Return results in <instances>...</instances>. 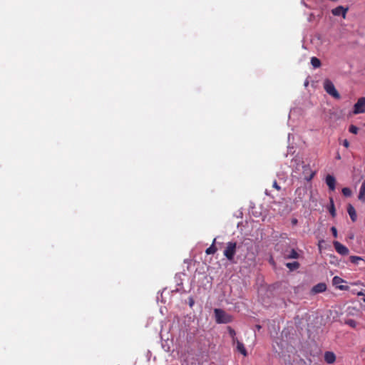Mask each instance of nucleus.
I'll return each mask as SVG.
<instances>
[{"instance_id": "f03ea898", "label": "nucleus", "mask_w": 365, "mask_h": 365, "mask_svg": "<svg viewBox=\"0 0 365 365\" xmlns=\"http://www.w3.org/2000/svg\"><path fill=\"white\" fill-rule=\"evenodd\" d=\"M324 88L325 91L336 99L341 98L340 94L336 91L334 83L329 79H326L324 82Z\"/></svg>"}, {"instance_id": "c756f323", "label": "nucleus", "mask_w": 365, "mask_h": 365, "mask_svg": "<svg viewBox=\"0 0 365 365\" xmlns=\"http://www.w3.org/2000/svg\"><path fill=\"white\" fill-rule=\"evenodd\" d=\"M292 222L293 225H296L297 223V219H293Z\"/></svg>"}, {"instance_id": "412c9836", "label": "nucleus", "mask_w": 365, "mask_h": 365, "mask_svg": "<svg viewBox=\"0 0 365 365\" xmlns=\"http://www.w3.org/2000/svg\"><path fill=\"white\" fill-rule=\"evenodd\" d=\"M349 260L353 264H358L359 261L363 260L361 257L358 256H351Z\"/></svg>"}, {"instance_id": "f8f14e48", "label": "nucleus", "mask_w": 365, "mask_h": 365, "mask_svg": "<svg viewBox=\"0 0 365 365\" xmlns=\"http://www.w3.org/2000/svg\"><path fill=\"white\" fill-rule=\"evenodd\" d=\"M326 183L330 190L334 191L335 190L336 180L334 176L327 175L326 177Z\"/></svg>"}, {"instance_id": "6ab92c4d", "label": "nucleus", "mask_w": 365, "mask_h": 365, "mask_svg": "<svg viewBox=\"0 0 365 365\" xmlns=\"http://www.w3.org/2000/svg\"><path fill=\"white\" fill-rule=\"evenodd\" d=\"M286 267L290 270H295L299 267V263L298 262H288L286 264Z\"/></svg>"}, {"instance_id": "f3484780", "label": "nucleus", "mask_w": 365, "mask_h": 365, "mask_svg": "<svg viewBox=\"0 0 365 365\" xmlns=\"http://www.w3.org/2000/svg\"><path fill=\"white\" fill-rule=\"evenodd\" d=\"M227 330H228V333L232 339V345H235V341H237V339H238L237 337H236V332L231 327H228Z\"/></svg>"}, {"instance_id": "6e6552de", "label": "nucleus", "mask_w": 365, "mask_h": 365, "mask_svg": "<svg viewBox=\"0 0 365 365\" xmlns=\"http://www.w3.org/2000/svg\"><path fill=\"white\" fill-rule=\"evenodd\" d=\"M333 284L336 286V287L342 291L348 290L349 287L344 285H340L341 283L344 282V279L338 276L334 277L332 279Z\"/></svg>"}, {"instance_id": "ddd939ff", "label": "nucleus", "mask_w": 365, "mask_h": 365, "mask_svg": "<svg viewBox=\"0 0 365 365\" xmlns=\"http://www.w3.org/2000/svg\"><path fill=\"white\" fill-rule=\"evenodd\" d=\"M327 289V285L325 283H319L312 287V292L315 294L322 293L325 292Z\"/></svg>"}, {"instance_id": "dca6fc26", "label": "nucleus", "mask_w": 365, "mask_h": 365, "mask_svg": "<svg viewBox=\"0 0 365 365\" xmlns=\"http://www.w3.org/2000/svg\"><path fill=\"white\" fill-rule=\"evenodd\" d=\"M215 241H216V239L215 238L213 240V242H212V245H210V247H209L205 250V253L207 255H213V254H215L217 252V249L216 248V247L215 245Z\"/></svg>"}, {"instance_id": "a878e982", "label": "nucleus", "mask_w": 365, "mask_h": 365, "mask_svg": "<svg viewBox=\"0 0 365 365\" xmlns=\"http://www.w3.org/2000/svg\"><path fill=\"white\" fill-rule=\"evenodd\" d=\"M331 230L332 232V234L334 235V237H337V230H336V228L335 227H332L331 228Z\"/></svg>"}, {"instance_id": "4468645a", "label": "nucleus", "mask_w": 365, "mask_h": 365, "mask_svg": "<svg viewBox=\"0 0 365 365\" xmlns=\"http://www.w3.org/2000/svg\"><path fill=\"white\" fill-rule=\"evenodd\" d=\"M347 212L350 216L351 220L353 222H355L356 220V217H357L356 212L354 207L351 204L348 205Z\"/></svg>"}, {"instance_id": "2eb2a0df", "label": "nucleus", "mask_w": 365, "mask_h": 365, "mask_svg": "<svg viewBox=\"0 0 365 365\" xmlns=\"http://www.w3.org/2000/svg\"><path fill=\"white\" fill-rule=\"evenodd\" d=\"M358 198L362 202H365V180L362 182L360 187Z\"/></svg>"}, {"instance_id": "bb28decb", "label": "nucleus", "mask_w": 365, "mask_h": 365, "mask_svg": "<svg viewBox=\"0 0 365 365\" xmlns=\"http://www.w3.org/2000/svg\"><path fill=\"white\" fill-rule=\"evenodd\" d=\"M342 145H343L345 148H349V143L348 140H346V139L343 140V141H342Z\"/></svg>"}, {"instance_id": "f257e3e1", "label": "nucleus", "mask_w": 365, "mask_h": 365, "mask_svg": "<svg viewBox=\"0 0 365 365\" xmlns=\"http://www.w3.org/2000/svg\"><path fill=\"white\" fill-rule=\"evenodd\" d=\"M216 322L218 324H227L232 321L231 315L227 314L224 310L215 309L214 310Z\"/></svg>"}, {"instance_id": "39448f33", "label": "nucleus", "mask_w": 365, "mask_h": 365, "mask_svg": "<svg viewBox=\"0 0 365 365\" xmlns=\"http://www.w3.org/2000/svg\"><path fill=\"white\" fill-rule=\"evenodd\" d=\"M302 168L304 179L307 182L311 181L316 175V172L311 170L309 165H303Z\"/></svg>"}, {"instance_id": "5701e85b", "label": "nucleus", "mask_w": 365, "mask_h": 365, "mask_svg": "<svg viewBox=\"0 0 365 365\" xmlns=\"http://www.w3.org/2000/svg\"><path fill=\"white\" fill-rule=\"evenodd\" d=\"M341 192L345 197H350L352 193L351 189L349 187H344Z\"/></svg>"}, {"instance_id": "9d476101", "label": "nucleus", "mask_w": 365, "mask_h": 365, "mask_svg": "<svg viewBox=\"0 0 365 365\" xmlns=\"http://www.w3.org/2000/svg\"><path fill=\"white\" fill-rule=\"evenodd\" d=\"M324 361L329 364H334L336 361V355L332 351H326L324 355Z\"/></svg>"}, {"instance_id": "aec40b11", "label": "nucleus", "mask_w": 365, "mask_h": 365, "mask_svg": "<svg viewBox=\"0 0 365 365\" xmlns=\"http://www.w3.org/2000/svg\"><path fill=\"white\" fill-rule=\"evenodd\" d=\"M329 211L332 217L336 216V210L334 207V200L332 198H330V207L329 208Z\"/></svg>"}, {"instance_id": "0eeeda50", "label": "nucleus", "mask_w": 365, "mask_h": 365, "mask_svg": "<svg viewBox=\"0 0 365 365\" xmlns=\"http://www.w3.org/2000/svg\"><path fill=\"white\" fill-rule=\"evenodd\" d=\"M348 11L347 8H344L342 6H339L334 9L331 10V13L334 16H342L343 18L346 17V12Z\"/></svg>"}, {"instance_id": "423d86ee", "label": "nucleus", "mask_w": 365, "mask_h": 365, "mask_svg": "<svg viewBox=\"0 0 365 365\" xmlns=\"http://www.w3.org/2000/svg\"><path fill=\"white\" fill-rule=\"evenodd\" d=\"M333 245H334V249L339 254H340L341 255H347L349 254V249L346 246H344V245L340 243L339 242L334 241L333 242Z\"/></svg>"}, {"instance_id": "9b49d317", "label": "nucleus", "mask_w": 365, "mask_h": 365, "mask_svg": "<svg viewBox=\"0 0 365 365\" xmlns=\"http://www.w3.org/2000/svg\"><path fill=\"white\" fill-rule=\"evenodd\" d=\"M234 346H236V350L241 354H242L244 356H247V351L242 342L237 339V341H235V344Z\"/></svg>"}, {"instance_id": "b1692460", "label": "nucleus", "mask_w": 365, "mask_h": 365, "mask_svg": "<svg viewBox=\"0 0 365 365\" xmlns=\"http://www.w3.org/2000/svg\"><path fill=\"white\" fill-rule=\"evenodd\" d=\"M359 128L354 125H351L349 128V131L353 134H357L358 133Z\"/></svg>"}, {"instance_id": "cd10ccee", "label": "nucleus", "mask_w": 365, "mask_h": 365, "mask_svg": "<svg viewBox=\"0 0 365 365\" xmlns=\"http://www.w3.org/2000/svg\"><path fill=\"white\" fill-rule=\"evenodd\" d=\"M359 296L360 295H362L364 296L362 300L365 302V294L364 293H362L361 292H359L358 294H357Z\"/></svg>"}, {"instance_id": "c85d7f7f", "label": "nucleus", "mask_w": 365, "mask_h": 365, "mask_svg": "<svg viewBox=\"0 0 365 365\" xmlns=\"http://www.w3.org/2000/svg\"><path fill=\"white\" fill-rule=\"evenodd\" d=\"M193 304H194V301H193V299H190V303H189L190 306V307H192V306L193 305Z\"/></svg>"}, {"instance_id": "1a4fd4ad", "label": "nucleus", "mask_w": 365, "mask_h": 365, "mask_svg": "<svg viewBox=\"0 0 365 365\" xmlns=\"http://www.w3.org/2000/svg\"><path fill=\"white\" fill-rule=\"evenodd\" d=\"M283 256L285 259H297L299 254L294 249L287 250L283 252Z\"/></svg>"}, {"instance_id": "4be33fe9", "label": "nucleus", "mask_w": 365, "mask_h": 365, "mask_svg": "<svg viewBox=\"0 0 365 365\" xmlns=\"http://www.w3.org/2000/svg\"><path fill=\"white\" fill-rule=\"evenodd\" d=\"M345 324H347L348 326L352 327V328H355L356 327V324H357L356 321L354 320V319H349L346 320L345 321Z\"/></svg>"}, {"instance_id": "393cba45", "label": "nucleus", "mask_w": 365, "mask_h": 365, "mask_svg": "<svg viewBox=\"0 0 365 365\" xmlns=\"http://www.w3.org/2000/svg\"><path fill=\"white\" fill-rule=\"evenodd\" d=\"M272 186H273V187H274L277 190H281L280 186L278 185L277 182L276 180H274L273 182Z\"/></svg>"}, {"instance_id": "a211bd4d", "label": "nucleus", "mask_w": 365, "mask_h": 365, "mask_svg": "<svg viewBox=\"0 0 365 365\" xmlns=\"http://www.w3.org/2000/svg\"><path fill=\"white\" fill-rule=\"evenodd\" d=\"M311 64L314 68H317L321 66V61L317 57H312L311 58Z\"/></svg>"}, {"instance_id": "7ed1b4c3", "label": "nucleus", "mask_w": 365, "mask_h": 365, "mask_svg": "<svg viewBox=\"0 0 365 365\" xmlns=\"http://www.w3.org/2000/svg\"><path fill=\"white\" fill-rule=\"evenodd\" d=\"M237 243L235 242H229L224 250L225 257L230 261H232L236 253Z\"/></svg>"}, {"instance_id": "7c9ffc66", "label": "nucleus", "mask_w": 365, "mask_h": 365, "mask_svg": "<svg viewBox=\"0 0 365 365\" xmlns=\"http://www.w3.org/2000/svg\"><path fill=\"white\" fill-rule=\"evenodd\" d=\"M256 327H257V329H261V326L260 325H257Z\"/></svg>"}, {"instance_id": "20e7f679", "label": "nucleus", "mask_w": 365, "mask_h": 365, "mask_svg": "<svg viewBox=\"0 0 365 365\" xmlns=\"http://www.w3.org/2000/svg\"><path fill=\"white\" fill-rule=\"evenodd\" d=\"M353 113L354 114L365 113V97L359 98L354 106Z\"/></svg>"}]
</instances>
